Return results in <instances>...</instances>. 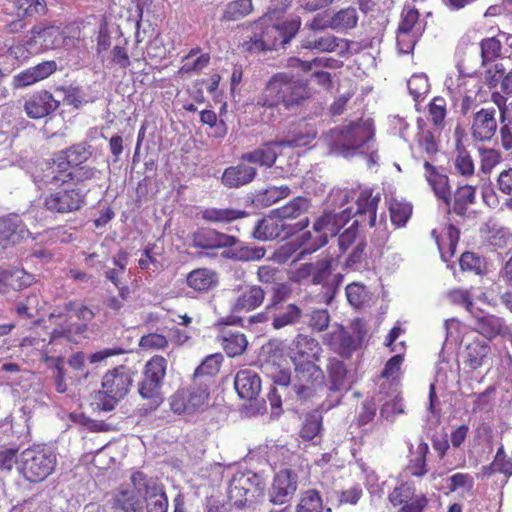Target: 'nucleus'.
<instances>
[{"label": "nucleus", "instance_id": "f257e3e1", "mask_svg": "<svg viewBox=\"0 0 512 512\" xmlns=\"http://www.w3.org/2000/svg\"><path fill=\"white\" fill-rule=\"evenodd\" d=\"M308 97L307 86L300 78L290 73H276L257 97L255 108L263 109L262 121L269 122L277 118L280 105L290 110L300 106Z\"/></svg>", "mask_w": 512, "mask_h": 512}, {"label": "nucleus", "instance_id": "f03ea898", "mask_svg": "<svg viewBox=\"0 0 512 512\" xmlns=\"http://www.w3.org/2000/svg\"><path fill=\"white\" fill-rule=\"evenodd\" d=\"M333 198L339 202H332V205L337 207L325 209L313 222L312 231H306L301 235V245L309 252L324 247L329 238L335 237L352 217V210L343 208L350 201L349 191L339 190L334 193Z\"/></svg>", "mask_w": 512, "mask_h": 512}, {"label": "nucleus", "instance_id": "7ed1b4c3", "mask_svg": "<svg viewBox=\"0 0 512 512\" xmlns=\"http://www.w3.org/2000/svg\"><path fill=\"white\" fill-rule=\"evenodd\" d=\"M374 132L366 122L338 125L322 134L321 139L331 154L344 158L364 154L370 150Z\"/></svg>", "mask_w": 512, "mask_h": 512}, {"label": "nucleus", "instance_id": "20e7f679", "mask_svg": "<svg viewBox=\"0 0 512 512\" xmlns=\"http://www.w3.org/2000/svg\"><path fill=\"white\" fill-rule=\"evenodd\" d=\"M56 465L57 456L48 447L26 449L19 459V471L31 483L45 480L53 473Z\"/></svg>", "mask_w": 512, "mask_h": 512}, {"label": "nucleus", "instance_id": "39448f33", "mask_svg": "<svg viewBox=\"0 0 512 512\" xmlns=\"http://www.w3.org/2000/svg\"><path fill=\"white\" fill-rule=\"evenodd\" d=\"M265 483L251 472L236 473L228 486L229 501L237 508H249L264 497Z\"/></svg>", "mask_w": 512, "mask_h": 512}, {"label": "nucleus", "instance_id": "423d86ee", "mask_svg": "<svg viewBox=\"0 0 512 512\" xmlns=\"http://www.w3.org/2000/svg\"><path fill=\"white\" fill-rule=\"evenodd\" d=\"M132 382L130 373L123 366L108 371L102 379V390L96 395L98 408L105 412L112 411L126 396Z\"/></svg>", "mask_w": 512, "mask_h": 512}, {"label": "nucleus", "instance_id": "0eeeda50", "mask_svg": "<svg viewBox=\"0 0 512 512\" xmlns=\"http://www.w3.org/2000/svg\"><path fill=\"white\" fill-rule=\"evenodd\" d=\"M301 26L299 17L287 20L279 24H269L262 27L260 34L251 38L249 50L264 51L284 48L292 38L297 34Z\"/></svg>", "mask_w": 512, "mask_h": 512}, {"label": "nucleus", "instance_id": "6e6552de", "mask_svg": "<svg viewBox=\"0 0 512 512\" xmlns=\"http://www.w3.org/2000/svg\"><path fill=\"white\" fill-rule=\"evenodd\" d=\"M379 202V196L372 197L370 190L361 191L356 204L357 209L352 215L358 218L352 225L339 235L338 245L341 251L345 252L356 240L359 225L367 223L373 227L376 222V212Z\"/></svg>", "mask_w": 512, "mask_h": 512}, {"label": "nucleus", "instance_id": "1a4fd4ad", "mask_svg": "<svg viewBox=\"0 0 512 512\" xmlns=\"http://www.w3.org/2000/svg\"><path fill=\"white\" fill-rule=\"evenodd\" d=\"M167 360L160 355L153 356L145 365L143 379L138 384V392L144 399L150 400V410L161 403L160 389L166 375Z\"/></svg>", "mask_w": 512, "mask_h": 512}, {"label": "nucleus", "instance_id": "9d476101", "mask_svg": "<svg viewBox=\"0 0 512 512\" xmlns=\"http://www.w3.org/2000/svg\"><path fill=\"white\" fill-rule=\"evenodd\" d=\"M292 391L297 399L306 401L316 395L324 386V372L312 361L294 365Z\"/></svg>", "mask_w": 512, "mask_h": 512}, {"label": "nucleus", "instance_id": "9b49d317", "mask_svg": "<svg viewBox=\"0 0 512 512\" xmlns=\"http://www.w3.org/2000/svg\"><path fill=\"white\" fill-rule=\"evenodd\" d=\"M309 225V218L304 217L295 223H284L272 210L269 215L259 219L253 229L254 239L267 241L276 238L286 239L304 230Z\"/></svg>", "mask_w": 512, "mask_h": 512}, {"label": "nucleus", "instance_id": "f8f14e48", "mask_svg": "<svg viewBox=\"0 0 512 512\" xmlns=\"http://www.w3.org/2000/svg\"><path fill=\"white\" fill-rule=\"evenodd\" d=\"M333 262L334 260L332 258H324L304 265V269L311 277L312 283L322 284L326 290L324 297L327 304L331 303L343 281V275L341 273H332Z\"/></svg>", "mask_w": 512, "mask_h": 512}, {"label": "nucleus", "instance_id": "ddd939ff", "mask_svg": "<svg viewBox=\"0 0 512 512\" xmlns=\"http://www.w3.org/2000/svg\"><path fill=\"white\" fill-rule=\"evenodd\" d=\"M298 480V473L294 469H280L275 473L268 491L269 501L274 505L288 504L297 491Z\"/></svg>", "mask_w": 512, "mask_h": 512}, {"label": "nucleus", "instance_id": "4468645a", "mask_svg": "<svg viewBox=\"0 0 512 512\" xmlns=\"http://www.w3.org/2000/svg\"><path fill=\"white\" fill-rule=\"evenodd\" d=\"M352 330L350 332L343 326H339L329 336V344L333 351L347 359L360 347L365 334L359 322L353 324Z\"/></svg>", "mask_w": 512, "mask_h": 512}, {"label": "nucleus", "instance_id": "2eb2a0df", "mask_svg": "<svg viewBox=\"0 0 512 512\" xmlns=\"http://www.w3.org/2000/svg\"><path fill=\"white\" fill-rule=\"evenodd\" d=\"M192 246L204 250L220 248H232L240 243V240L233 236L219 232L213 228H198L191 235Z\"/></svg>", "mask_w": 512, "mask_h": 512}, {"label": "nucleus", "instance_id": "dca6fc26", "mask_svg": "<svg viewBox=\"0 0 512 512\" xmlns=\"http://www.w3.org/2000/svg\"><path fill=\"white\" fill-rule=\"evenodd\" d=\"M84 202L85 194L80 189H65L47 196L44 206L51 212L63 214L79 210Z\"/></svg>", "mask_w": 512, "mask_h": 512}, {"label": "nucleus", "instance_id": "f3484780", "mask_svg": "<svg viewBox=\"0 0 512 512\" xmlns=\"http://www.w3.org/2000/svg\"><path fill=\"white\" fill-rule=\"evenodd\" d=\"M317 137L316 128L305 122L290 123L278 139L281 147L301 148L310 145Z\"/></svg>", "mask_w": 512, "mask_h": 512}, {"label": "nucleus", "instance_id": "a211bd4d", "mask_svg": "<svg viewBox=\"0 0 512 512\" xmlns=\"http://www.w3.org/2000/svg\"><path fill=\"white\" fill-rule=\"evenodd\" d=\"M272 329L281 330L304 322L306 306L300 303H287L271 307Z\"/></svg>", "mask_w": 512, "mask_h": 512}, {"label": "nucleus", "instance_id": "6ab92c4d", "mask_svg": "<svg viewBox=\"0 0 512 512\" xmlns=\"http://www.w3.org/2000/svg\"><path fill=\"white\" fill-rule=\"evenodd\" d=\"M321 346L319 342L307 335L298 334L289 346V357L294 365L312 361L315 363L320 357Z\"/></svg>", "mask_w": 512, "mask_h": 512}, {"label": "nucleus", "instance_id": "aec40b11", "mask_svg": "<svg viewBox=\"0 0 512 512\" xmlns=\"http://www.w3.org/2000/svg\"><path fill=\"white\" fill-rule=\"evenodd\" d=\"M30 234L17 214L0 217V245L4 248L20 243Z\"/></svg>", "mask_w": 512, "mask_h": 512}, {"label": "nucleus", "instance_id": "412c9836", "mask_svg": "<svg viewBox=\"0 0 512 512\" xmlns=\"http://www.w3.org/2000/svg\"><path fill=\"white\" fill-rule=\"evenodd\" d=\"M237 297L232 305V312H250L260 307L265 299V291L258 285H239L234 288Z\"/></svg>", "mask_w": 512, "mask_h": 512}, {"label": "nucleus", "instance_id": "4be33fe9", "mask_svg": "<svg viewBox=\"0 0 512 512\" xmlns=\"http://www.w3.org/2000/svg\"><path fill=\"white\" fill-rule=\"evenodd\" d=\"M60 102L54 98L52 93L41 90L34 93L24 105V109L28 117L32 119H40L48 116L58 109Z\"/></svg>", "mask_w": 512, "mask_h": 512}, {"label": "nucleus", "instance_id": "5701e85b", "mask_svg": "<svg viewBox=\"0 0 512 512\" xmlns=\"http://www.w3.org/2000/svg\"><path fill=\"white\" fill-rule=\"evenodd\" d=\"M257 176V169L240 159L236 165L227 167L222 176L221 183L229 189L240 188L251 183Z\"/></svg>", "mask_w": 512, "mask_h": 512}, {"label": "nucleus", "instance_id": "b1692460", "mask_svg": "<svg viewBox=\"0 0 512 512\" xmlns=\"http://www.w3.org/2000/svg\"><path fill=\"white\" fill-rule=\"evenodd\" d=\"M234 387L240 398L257 401V396L261 392V379L255 371L243 369L237 372Z\"/></svg>", "mask_w": 512, "mask_h": 512}, {"label": "nucleus", "instance_id": "393cba45", "mask_svg": "<svg viewBox=\"0 0 512 512\" xmlns=\"http://www.w3.org/2000/svg\"><path fill=\"white\" fill-rule=\"evenodd\" d=\"M56 69L57 64L55 61H43L15 75L13 77V87L19 89L30 86L49 77Z\"/></svg>", "mask_w": 512, "mask_h": 512}, {"label": "nucleus", "instance_id": "a878e982", "mask_svg": "<svg viewBox=\"0 0 512 512\" xmlns=\"http://www.w3.org/2000/svg\"><path fill=\"white\" fill-rule=\"evenodd\" d=\"M280 148L282 147L278 139L267 141L253 151L243 153L240 159L249 164H258L270 168L275 164Z\"/></svg>", "mask_w": 512, "mask_h": 512}, {"label": "nucleus", "instance_id": "bb28decb", "mask_svg": "<svg viewBox=\"0 0 512 512\" xmlns=\"http://www.w3.org/2000/svg\"><path fill=\"white\" fill-rule=\"evenodd\" d=\"M30 33V41H36L39 38L44 49H55L62 44L61 28L55 22L39 21L31 28Z\"/></svg>", "mask_w": 512, "mask_h": 512}, {"label": "nucleus", "instance_id": "cd10ccee", "mask_svg": "<svg viewBox=\"0 0 512 512\" xmlns=\"http://www.w3.org/2000/svg\"><path fill=\"white\" fill-rule=\"evenodd\" d=\"M130 480L136 496L138 495L143 498L144 501L155 498L164 491V486L158 478L150 476L143 471L133 472Z\"/></svg>", "mask_w": 512, "mask_h": 512}, {"label": "nucleus", "instance_id": "c85d7f7f", "mask_svg": "<svg viewBox=\"0 0 512 512\" xmlns=\"http://www.w3.org/2000/svg\"><path fill=\"white\" fill-rule=\"evenodd\" d=\"M494 115L495 109H481L475 114L472 124V137L475 140L487 141L494 136L497 128Z\"/></svg>", "mask_w": 512, "mask_h": 512}, {"label": "nucleus", "instance_id": "c756f323", "mask_svg": "<svg viewBox=\"0 0 512 512\" xmlns=\"http://www.w3.org/2000/svg\"><path fill=\"white\" fill-rule=\"evenodd\" d=\"M330 381L329 389L333 392L348 390L354 382L353 375L347 370L343 361L331 358L327 365Z\"/></svg>", "mask_w": 512, "mask_h": 512}, {"label": "nucleus", "instance_id": "7c9ffc66", "mask_svg": "<svg viewBox=\"0 0 512 512\" xmlns=\"http://www.w3.org/2000/svg\"><path fill=\"white\" fill-rule=\"evenodd\" d=\"M34 281V275L24 269L3 270L0 272V292L6 293L9 289L22 290L31 286Z\"/></svg>", "mask_w": 512, "mask_h": 512}, {"label": "nucleus", "instance_id": "2f4dec72", "mask_svg": "<svg viewBox=\"0 0 512 512\" xmlns=\"http://www.w3.org/2000/svg\"><path fill=\"white\" fill-rule=\"evenodd\" d=\"M424 168L426 170L425 177L434 191L435 195L443 200V202L450 206L451 203V193L449 187V179L445 174H441L437 171L436 167L433 166L430 162H424Z\"/></svg>", "mask_w": 512, "mask_h": 512}, {"label": "nucleus", "instance_id": "473e14b6", "mask_svg": "<svg viewBox=\"0 0 512 512\" xmlns=\"http://www.w3.org/2000/svg\"><path fill=\"white\" fill-rule=\"evenodd\" d=\"M474 321V330L488 339L509 333V328L505 321L495 315L486 314L482 316H475Z\"/></svg>", "mask_w": 512, "mask_h": 512}, {"label": "nucleus", "instance_id": "72a5a7b5", "mask_svg": "<svg viewBox=\"0 0 512 512\" xmlns=\"http://www.w3.org/2000/svg\"><path fill=\"white\" fill-rule=\"evenodd\" d=\"M491 347L487 342L473 341L463 351V362L471 370H476L485 364Z\"/></svg>", "mask_w": 512, "mask_h": 512}, {"label": "nucleus", "instance_id": "f704fd0d", "mask_svg": "<svg viewBox=\"0 0 512 512\" xmlns=\"http://www.w3.org/2000/svg\"><path fill=\"white\" fill-rule=\"evenodd\" d=\"M475 187L464 185L457 188L454 192L452 204L447 206V213H455L458 216H465L469 205L475 202Z\"/></svg>", "mask_w": 512, "mask_h": 512}, {"label": "nucleus", "instance_id": "c9c22d12", "mask_svg": "<svg viewBox=\"0 0 512 512\" xmlns=\"http://www.w3.org/2000/svg\"><path fill=\"white\" fill-rule=\"evenodd\" d=\"M311 207V200L306 197H296L285 206L274 209L273 211L284 223H291V220L297 219L308 212Z\"/></svg>", "mask_w": 512, "mask_h": 512}, {"label": "nucleus", "instance_id": "e433bc0d", "mask_svg": "<svg viewBox=\"0 0 512 512\" xmlns=\"http://www.w3.org/2000/svg\"><path fill=\"white\" fill-rule=\"evenodd\" d=\"M248 214L244 210L233 208H206L201 211V218L209 223H229L237 219H242Z\"/></svg>", "mask_w": 512, "mask_h": 512}, {"label": "nucleus", "instance_id": "4c0bfd02", "mask_svg": "<svg viewBox=\"0 0 512 512\" xmlns=\"http://www.w3.org/2000/svg\"><path fill=\"white\" fill-rule=\"evenodd\" d=\"M217 283V273L207 268L195 269L187 276L188 286L200 292L212 289Z\"/></svg>", "mask_w": 512, "mask_h": 512}, {"label": "nucleus", "instance_id": "58836bf2", "mask_svg": "<svg viewBox=\"0 0 512 512\" xmlns=\"http://www.w3.org/2000/svg\"><path fill=\"white\" fill-rule=\"evenodd\" d=\"M114 512H143L141 500L129 489L118 491L113 497Z\"/></svg>", "mask_w": 512, "mask_h": 512}, {"label": "nucleus", "instance_id": "ea45409f", "mask_svg": "<svg viewBox=\"0 0 512 512\" xmlns=\"http://www.w3.org/2000/svg\"><path fill=\"white\" fill-rule=\"evenodd\" d=\"M185 393L186 405L190 414L201 409L209 397L208 384L200 382L198 387L182 389Z\"/></svg>", "mask_w": 512, "mask_h": 512}, {"label": "nucleus", "instance_id": "a19ab883", "mask_svg": "<svg viewBox=\"0 0 512 512\" xmlns=\"http://www.w3.org/2000/svg\"><path fill=\"white\" fill-rule=\"evenodd\" d=\"M74 312L76 317L86 324L93 320L95 317L94 312L85 305H77L75 301H69L63 305L62 308L58 310V312H53L50 314V319L52 318H67L68 313Z\"/></svg>", "mask_w": 512, "mask_h": 512}, {"label": "nucleus", "instance_id": "79ce46f5", "mask_svg": "<svg viewBox=\"0 0 512 512\" xmlns=\"http://www.w3.org/2000/svg\"><path fill=\"white\" fill-rule=\"evenodd\" d=\"M291 193L288 186H269L255 195L253 202L256 205L268 207L275 202L287 197Z\"/></svg>", "mask_w": 512, "mask_h": 512}, {"label": "nucleus", "instance_id": "37998d69", "mask_svg": "<svg viewBox=\"0 0 512 512\" xmlns=\"http://www.w3.org/2000/svg\"><path fill=\"white\" fill-rule=\"evenodd\" d=\"M358 15L353 7L342 9L335 13L329 21V27L333 30L352 29L357 25Z\"/></svg>", "mask_w": 512, "mask_h": 512}, {"label": "nucleus", "instance_id": "c03bdc74", "mask_svg": "<svg viewBox=\"0 0 512 512\" xmlns=\"http://www.w3.org/2000/svg\"><path fill=\"white\" fill-rule=\"evenodd\" d=\"M252 10V0H234L225 6L221 20L237 21L250 14Z\"/></svg>", "mask_w": 512, "mask_h": 512}, {"label": "nucleus", "instance_id": "a18cd8bd", "mask_svg": "<svg viewBox=\"0 0 512 512\" xmlns=\"http://www.w3.org/2000/svg\"><path fill=\"white\" fill-rule=\"evenodd\" d=\"M247 340L244 334L224 332L222 336V346L229 357L241 355L247 347Z\"/></svg>", "mask_w": 512, "mask_h": 512}, {"label": "nucleus", "instance_id": "49530a36", "mask_svg": "<svg viewBox=\"0 0 512 512\" xmlns=\"http://www.w3.org/2000/svg\"><path fill=\"white\" fill-rule=\"evenodd\" d=\"M302 49L317 50L320 52H333L338 47V39L334 35L323 37H307L301 40Z\"/></svg>", "mask_w": 512, "mask_h": 512}, {"label": "nucleus", "instance_id": "de8ad7c7", "mask_svg": "<svg viewBox=\"0 0 512 512\" xmlns=\"http://www.w3.org/2000/svg\"><path fill=\"white\" fill-rule=\"evenodd\" d=\"M53 163L56 167V170L53 171L55 175L47 182L55 185L67 182L68 178H66V174L73 169V164L64 150L54 154Z\"/></svg>", "mask_w": 512, "mask_h": 512}, {"label": "nucleus", "instance_id": "09e8293b", "mask_svg": "<svg viewBox=\"0 0 512 512\" xmlns=\"http://www.w3.org/2000/svg\"><path fill=\"white\" fill-rule=\"evenodd\" d=\"M323 500L319 491L309 489L301 493L296 512H322Z\"/></svg>", "mask_w": 512, "mask_h": 512}, {"label": "nucleus", "instance_id": "8fccbe9b", "mask_svg": "<svg viewBox=\"0 0 512 512\" xmlns=\"http://www.w3.org/2000/svg\"><path fill=\"white\" fill-rule=\"evenodd\" d=\"M312 330L322 332L326 330L330 323V315L326 309H307L304 316V322Z\"/></svg>", "mask_w": 512, "mask_h": 512}, {"label": "nucleus", "instance_id": "3c124183", "mask_svg": "<svg viewBox=\"0 0 512 512\" xmlns=\"http://www.w3.org/2000/svg\"><path fill=\"white\" fill-rule=\"evenodd\" d=\"M222 361L221 354H212L207 356L194 372V379L202 377L211 378L219 372Z\"/></svg>", "mask_w": 512, "mask_h": 512}, {"label": "nucleus", "instance_id": "603ef678", "mask_svg": "<svg viewBox=\"0 0 512 512\" xmlns=\"http://www.w3.org/2000/svg\"><path fill=\"white\" fill-rule=\"evenodd\" d=\"M16 7L24 17L45 16L48 13L45 0H16Z\"/></svg>", "mask_w": 512, "mask_h": 512}, {"label": "nucleus", "instance_id": "864d4df0", "mask_svg": "<svg viewBox=\"0 0 512 512\" xmlns=\"http://www.w3.org/2000/svg\"><path fill=\"white\" fill-rule=\"evenodd\" d=\"M322 429V416L319 412H313L306 416L300 434L304 440H312Z\"/></svg>", "mask_w": 512, "mask_h": 512}, {"label": "nucleus", "instance_id": "5fc2aeb1", "mask_svg": "<svg viewBox=\"0 0 512 512\" xmlns=\"http://www.w3.org/2000/svg\"><path fill=\"white\" fill-rule=\"evenodd\" d=\"M68 158L71 160L73 166L80 165L86 162L92 155L91 145L87 142H80L73 144L64 149Z\"/></svg>", "mask_w": 512, "mask_h": 512}, {"label": "nucleus", "instance_id": "6e6d98bb", "mask_svg": "<svg viewBox=\"0 0 512 512\" xmlns=\"http://www.w3.org/2000/svg\"><path fill=\"white\" fill-rule=\"evenodd\" d=\"M423 32L424 28H417L415 33L400 32L397 30V47L399 53L409 54L412 52Z\"/></svg>", "mask_w": 512, "mask_h": 512}, {"label": "nucleus", "instance_id": "4d7b16f0", "mask_svg": "<svg viewBox=\"0 0 512 512\" xmlns=\"http://www.w3.org/2000/svg\"><path fill=\"white\" fill-rule=\"evenodd\" d=\"M63 319L64 322L59 324V326L52 331L51 336L53 339L65 338L72 340L74 335H80L87 330L86 324H71L68 323L67 318Z\"/></svg>", "mask_w": 512, "mask_h": 512}, {"label": "nucleus", "instance_id": "13d9d810", "mask_svg": "<svg viewBox=\"0 0 512 512\" xmlns=\"http://www.w3.org/2000/svg\"><path fill=\"white\" fill-rule=\"evenodd\" d=\"M418 19L419 12L416 8H408L407 10L404 9L397 30L400 32L415 33V31H417V28L425 29V25H421L418 22Z\"/></svg>", "mask_w": 512, "mask_h": 512}, {"label": "nucleus", "instance_id": "bf43d9fd", "mask_svg": "<svg viewBox=\"0 0 512 512\" xmlns=\"http://www.w3.org/2000/svg\"><path fill=\"white\" fill-rule=\"evenodd\" d=\"M407 87L410 95L417 101L429 91L428 78L424 74H414L408 80Z\"/></svg>", "mask_w": 512, "mask_h": 512}, {"label": "nucleus", "instance_id": "052dcab7", "mask_svg": "<svg viewBox=\"0 0 512 512\" xmlns=\"http://www.w3.org/2000/svg\"><path fill=\"white\" fill-rule=\"evenodd\" d=\"M97 172L95 167L80 164L73 166V169L66 174V178L75 184H83L95 178Z\"/></svg>", "mask_w": 512, "mask_h": 512}, {"label": "nucleus", "instance_id": "680f3d73", "mask_svg": "<svg viewBox=\"0 0 512 512\" xmlns=\"http://www.w3.org/2000/svg\"><path fill=\"white\" fill-rule=\"evenodd\" d=\"M366 243L360 241L345 261V267L350 270H360L366 265Z\"/></svg>", "mask_w": 512, "mask_h": 512}, {"label": "nucleus", "instance_id": "e2e57ef3", "mask_svg": "<svg viewBox=\"0 0 512 512\" xmlns=\"http://www.w3.org/2000/svg\"><path fill=\"white\" fill-rule=\"evenodd\" d=\"M480 46L483 65L493 61L501 51V42L494 37L483 39Z\"/></svg>", "mask_w": 512, "mask_h": 512}, {"label": "nucleus", "instance_id": "0e129e2a", "mask_svg": "<svg viewBox=\"0 0 512 512\" xmlns=\"http://www.w3.org/2000/svg\"><path fill=\"white\" fill-rule=\"evenodd\" d=\"M412 214V207L409 204L393 203L390 206L391 221L397 226H404Z\"/></svg>", "mask_w": 512, "mask_h": 512}, {"label": "nucleus", "instance_id": "69168bd1", "mask_svg": "<svg viewBox=\"0 0 512 512\" xmlns=\"http://www.w3.org/2000/svg\"><path fill=\"white\" fill-rule=\"evenodd\" d=\"M292 289L287 283H277L272 288V295L268 305L271 307L287 304L291 296Z\"/></svg>", "mask_w": 512, "mask_h": 512}, {"label": "nucleus", "instance_id": "338daca9", "mask_svg": "<svg viewBox=\"0 0 512 512\" xmlns=\"http://www.w3.org/2000/svg\"><path fill=\"white\" fill-rule=\"evenodd\" d=\"M481 156V171L485 174L490 173L491 170L500 162V153L491 148H479Z\"/></svg>", "mask_w": 512, "mask_h": 512}, {"label": "nucleus", "instance_id": "774afa93", "mask_svg": "<svg viewBox=\"0 0 512 512\" xmlns=\"http://www.w3.org/2000/svg\"><path fill=\"white\" fill-rule=\"evenodd\" d=\"M139 346L144 350H160L168 346V340L164 335L150 333L140 338Z\"/></svg>", "mask_w": 512, "mask_h": 512}]
</instances>
